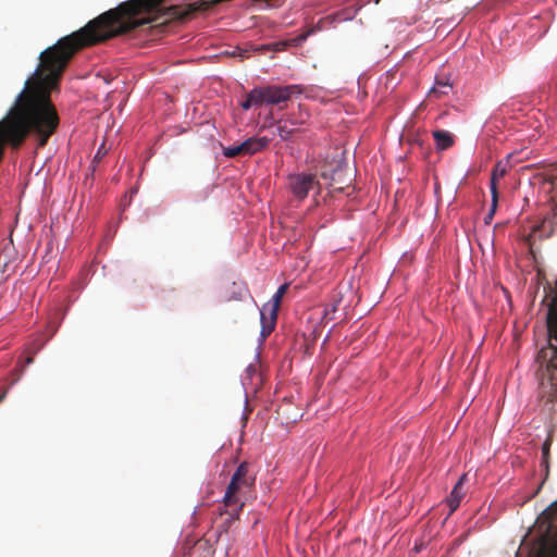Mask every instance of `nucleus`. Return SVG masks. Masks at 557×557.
I'll return each instance as SVG.
<instances>
[{
	"label": "nucleus",
	"mask_w": 557,
	"mask_h": 557,
	"mask_svg": "<svg viewBox=\"0 0 557 557\" xmlns=\"http://www.w3.org/2000/svg\"><path fill=\"white\" fill-rule=\"evenodd\" d=\"M432 135L437 150H446L455 144L454 136L447 131L436 129Z\"/></svg>",
	"instance_id": "9"
},
{
	"label": "nucleus",
	"mask_w": 557,
	"mask_h": 557,
	"mask_svg": "<svg viewBox=\"0 0 557 557\" xmlns=\"http://www.w3.org/2000/svg\"><path fill=\"white\" fill-rule=\"evenodd\" d=\"M554 218L544 219L542 224L539 225L534 231L545 232L546 226H549V231L545 234L546 237L550 236L553 233Z\"/></svg>",
	"instance_id": "15"
},
{
	"label": "nucleus",
	"mask_w": 557,
	"mask_h": 557,
	"mask_svg": "<svg viewBox=\"0 0 557 557\" xmlns=\"http://www.w3.org/2000/svg\"><path fill=\"white\" fill-rule=\"evenodd\" d=\"M509 169H510L509 160L498 161L493 168V171L491 174L490 187H491V195L494 196V202H496V199H498V197H499L498 187H497L498 181L500 178H503L508 173Z\"/></svg>",
	"instance_id": "6"
},
{
	"label": "nucleus",
	"mask_w": 557,
	"mask_h": 557,
	"mask_svg": "<svg viewBox=\"0 0 557 557\" xmlns=\"http://www.w3.org/2000/svg\"><path fill=\"white\" fill-rule=\"evenodd\" d=\"M497 205H498V199H496V202H494V196H492L491 209H490L488 214L485 218V223L488 224L491 222V220L493 219V216L496 212V209H497Z\"/></svg>",
	"instance_id": "19"
},
{
	"label": "nucleus",
	"mask_w": 557,
	"mask_h": 557,
	"mask_svg": "<svg viewBox=\"0 0 557 557\" xmlns=\"http://www.w3.org/2000/svg\"><path fill=\"white\" fill-rule=\"evenodd\" d=\"M247 371H248L249 373H256V368H255L253 366H249V367L247 368Z\"/></svg>",
	"instance_id": "23"
},
{
	"label": "nucleus",
	"mask_w": 557,
	"mask_h": 557,
	"mask_svg": "<svg viewBox=\"0 0 557 557\" xmlns=\"http://www.w3.org/2000/svg\"><path fill=\"white\" fill-rule=\"evenodd\" d=\"M287 188L297 201H304L310 191L320 190V183L315 174L295 173L287 177Z\"/></svg>",
	"instance_id": "3"
},
{
	"label": "nucleus",
	"mask_w": 557,
	"mask_h": 557,
	"mask_svg": "<svg viewBox=\"0 0 557 557\" xmlns=\"http://www.w3.org/2000/svg\"><path fill=\"white\" fill-rule=\"evenodd\" d=\"M420 549H421V546H418V545L414 546L416 552H419Z\"/></svg>",
	"instance_id": "25"
},
{
	"label": "nucleus",
	"mask_w": 557,
	"mask_h": 557,
	"mask_svg": "<svg viewBox=\"0 0 557 557\" xmlns=\"http://www.w3.org/2000/svg\"><path fill=\"white\" fill-rule=\"evenodd\" d=\"M287 122L290 123V125L295 126L296 125V122L292 121V120H287L284 124H281L278 123L277 124V135L281 137L282 140L284 141H287V140H290L293 138V136L297 133V128L295 127H288L287 126Z\"/></svg>",
	"instance_id": "10"
},
{
	"label": "nucleus",
	"mask_w": 557,
	"mask_h": 557,
	"mask_svg": "<svg viewBox=\"0 0 557 557\" xmlns=\"http://www.w3.org/2000/svg\"><path fill=\"white\" fill-rule=\"evenodd\" d=\"M223 154L226 158H235L238 156H245L243 143L223 148Z\"/></svg>",
	"instance_id": "12"
},
{
	"label": "nucleus",
	"mask_w": 557,
	"mask_h": 557,
	"mask_svg": "<svg viewBox=\"0 0 557 557\" xmlns=\"http://www.w3.org/2000/svg\"><path fill=\"white\" fill-rule=\"evenodd\" d=\"M257 90L261 107L278 106L281 109L290 100L293 95L302 92L299 85H268L257 87Z\"/></svg>",
	"instance_id": "2"
},
{
	"label": "nucleus",
	"mask_w": 557,
	"mask_h": 557,
	"mask_svg": "<svg viewBox=\"0 0 557 557\" xmlns=\"http://www.w3.org/2000/svg\"><path fill=\"white\" fill-rule=\"evenodd\" d=\"M239 55H240L242 58H246V57H247V51H246V50H240V51H239Z\"/></svg>",
	"instance_id": "24"
},
{
	"label": "nucleus",
	"mask_w": 557,
	"mask_h": 557,
	"mask_svg": "<svg viewBox=\"0 0 557 557\" xmlns=\"http://www.w3.org/2000/svg\"><path fill=\"white\" fill-rule=\"evenodd\" d=\"M555 338L557 339V334L555 335Z\"/></svg>",
	"instance_id": "27"
},
{
	"label": "nucleus",
	"mask_w": 557,
	"mask_h": 557,
	"mask_svg": "<svg viewBox=\"0 0 557 557\" xmlns=\"http://www.w3.org/2000/svg\"><path fill=\"white\" fill-rule=\"evenodd\" d=\"M450 88L451 86L448 83L437 81L436 85L430 90V95L441 97L442 95H447Z\"/></svg>",
	"instance_id": "13"
},
{
	"label": "nucleus",
	"mask_w": 557,
	"mask_h": 557,
	"mask_svg": "<svg viewBox=\"0 0 557 557\" xmlns=\"http://www.w3.org/2000/svg\"><path fill=\"white\" fill-rule=\"evenodd\" d=\"M335 189H337V190H343V187H342V186H339V187H335Z\"/></svg>",
	"instance_id": "26"
},
{
	"label": "nucleus",
	"mask_w": 557,
	"mask_h": 557,
	"mask_svg": "<svg viewBox=\"0 0 557 557\" xmlns=\"http://www.w3.org/2000/svg\"><path fill=\"white\" fill-rule=\"evenodd\" d=\"M14 372L17 373V374H16V377L11 382V385H13L16 381H18V379H20V376H21V374L23 372V369H21V370L15 369Z\"/></svg>",
	"instance_id": "20"
},
{
	"label": "nucleus",
	"mask_w": 557,
	"mask_h": 557,
	"mask_svg": "<svg viewBox=\"0 0 557 557\" xmlns=\"http://www.w3.org/2000/svg\"><path fill=\"white\" fill-rule=\"evenodd\" d=\"M106 154H107V149L104 148V145H101V147L98 149L97 153L94 157L92 171H95V163L99 162Z\"/></svg>",
	"instance_id": "18"
},
{
	"label": "nucleus",
	"mask_w": 557,
	"mask_h": 557,
	"mask_svg": "<svg viewBox=\"0 0 557 557\" xmlns=\"http://www.w3.org/2000/svg\"><path fill=\"white\" fill-rule=\"evenodd\" d=\"M240 478H250L248 475V463L247 462H242L236 471L234 472L233 474V485L235 484V482L240 479Z\"/></svg>",
	"instance_id": "14"
},
{
	"label": "nucleus",
	"mask_w": 557,
	"mask_h": 557,
	"mask_svg": "<svg viewBox=\"0 0 557 557\" xmlns=\"http://www.w3.org/2000/svg\"><path fill=\"white\" fill-rule=\"evenodd\" d=\"M465 481H466V474H463L459 478L458 482L455 484V486L447 499L448 506L450 507L451 511H455L459 507V504L465 495V492L462 491V485H463Z\"/></svg>",
	"instance_id": "8"
},
{
	"label": "nucleus",
	"mask_w": 557,
	"mask_h": 557,
	"mask_svg": "<svg viewBox=\"0 0 557 557\" xmlns=\"http://www.w3.org/2000/svg\"><path fill=\"white\" fill-rule=\"evenodd\" d=\"M336 309H337L336 304L327 306L324 310L323 321L329 322V321L333 320Z\"/></svg>",
	"instance_id": "17"
},
{
	"label": "nucleus",
	"mask_w": 557,
	"mask_h": 557,
	"mask_svg": "<svg viewBox=\"0 0 557 557\" xmlns=\"http://www.w3.org/2000/svg\"><path fill=\"white\" fill-rule=\"evenodd\" d=\"M251 107H261L260 100L258 97L257 87L251 89L247 95L246 99L242 102V108L244 110H249Z\"/></svg>",
	"instance_id": "11"
},
{
	"label": "nucleus",
	"mask_w": 557,
	"mask_h": 557,
	"mask_svg": "<svg viewBox=\"0 0 557 557\" xmlns=\"http://www.w3.org/2000/svg\"><path fill=\"white\" fill-rule=\"evenodd\" d=\"M33 362H34L33 356H28L24 361L25 366L32 364Z\"/></svg>",
	"instance_id": "21"
},
{
	"label": "nucleus",
	"mask_w": 557,
	"mask_h": 557,
	"mask_svg": "<svg viewBox=\"0 0 557 557\" xmlns=\"http://www.w3.org/2000/svg\"><path fill=\"white\" fill-rule=\"evenodd\" d=\"M270 138L263 137H249L243 141L244 154L252 156L257 152L264 150L270 145Z\"/></svg>",
	"instance_id": "7"
},
{
	"label": "nucleus",
	"mask_w": 557,
	"mask_h": 557,
	"mask_svg": "<svg viewBox=\"0 0 557 557\" xmlns=\"http://www.w3.org/2000/svg\"><path fill=\"white\" fill-rule=\"evenodd\" d=\"M534 532L536 541L528 557H557V499L537 517Z\"/></svg>",
	"instance_id": "1"
},
{
	"label": "nucleus",
	"mask_w": 557,
	"mask_h": 557,
	"mask_svg": "<svg viewBox=\"0 0 557 557\" xmlns=\"http://www.w3.org/2000/svg\"><path fill=\"white\" fill-rule=\"evenodd\" d=\"M7 392H8V389H4V391L0 394V403L5 398V396H7Z\"/></svg>",
	"instance_id": "22"
},
{
	"label": "nucleus",
	"mask_w": 557,
	"mask_h": 557,
	"mask_svg": "<svg viewBox=\"0 0 557 557\" xmlns=\"http://www.w3.org/2000/svg\"><path fill=\"white\" fill-rule=\"evenodd\" d=\"M552 440L548 437L543 446H542V455H543V462L547 466L548 463V457H549V450H550Z\"/></svg>",
	"instance_id": "16"
},
{
	"label": "nucleus",
	"mask_w": 557,
	"mask_h": 557,
	"mask_svg": "<svg viewBox=\"0 0 557 557\" xmlns=\"http://www.w3.org/2000/svg\"><path fill=\"white\" fill-rule=\"evenodd\" d=\"M289 285L283 284L278 287L276 293L273 295L272 300L264 305L260 310V319H261V336L265 338L269 336L274 330L277 311L282 301V298L286 294Z\"/></svg>",
	"instance_id": "4"
},
{
	"label": "nucleus",
	"mask_w": 557,
	"mask_h": 557,
	"mask_svg": "<svg viewBox=\"0 0 557 557\" xmlns=\"http://www.w3.org/2000/svg\"><path fill=\"white\" fill-rule=\"evenodd\" d=\"M255 478H240L233 485V478L226 488L223 503L227 508H235L232 511H227L230 515V521L234 519H238L239 511L243 509L244 503H240L237 494L244 488H250L253 485Z\"/></svg>",
	"instance_id": "5"
}]
</instances>
